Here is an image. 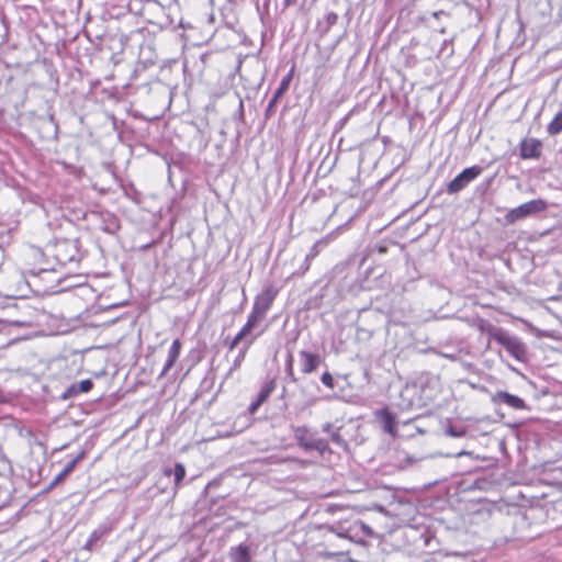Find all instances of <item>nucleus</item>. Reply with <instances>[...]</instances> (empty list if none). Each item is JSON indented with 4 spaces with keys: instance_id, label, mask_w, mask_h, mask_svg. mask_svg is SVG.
Instances as JSON below:
<instances>
[{
    "instance_id": "nucleus-9",
    "label": "nucleus",
    "mask_w": 562,
    "mask_h": 562,
    "mask_svg": "<svg viewBox=\"0 0 562 562\" xmlns=\"http://www.w3.org/2000/svg\"><path fill=\"white\" fill-rule=\"evenodd\" d=\"M493 402L498 404H505L508 407L515 409H524L526 407L525 401L522 398L504 391L497 392L493 396Z\"/></svg>"
},
{
    "instance_id": "nucleus-32",
    "label": "nucleus",
    "mask_w": 562,
    "mask_h": 562,
    "mask_svg": "<svg viewBox=\"0 0 562 562\" xmlns=\"http://www.w3.org/2000/svg\"><path fill=\"white\" fill-rule=\"evenodd\" d=\"M303 268H304V271L308 270L310 261H305V263L303 265Z\"/></svg>"
},
{
    "instance_id": "nucleus-3",
    "label": "nucleus",
    "mask_w": 562,
    "mask_h": 562,
    "mask_svg": "<svg viewBox=\"0 0 562 562\" xmlns=\"http://www.w3.org/2000/svg\"><path fill=\"white\" fill-rule=\"evenodd\" d=\"M546 209V201L541 199H535L509 210L508 213L505 215V220L507 224H514L526 217H530L540 212H543Z\"/></svg>"
},
{
    "instance_id": "nucleus-28",
    "label": "nucleus",
    "mask_w": 562,
    "mask_h": 562,
    "mask_svg": "<svg viewBox=\"0 0 562 562\" xmlns=\"http://www.w3.org/2000/svg\"><path fill=\"white\" fill-rule=\"evenodd\" d=\"M261 404L262 402H259V400L257 398L254 403L250 404L249 412L254 414Z\"/></svg>"
},
{
    "instance_id": "nucleus-4",
    "label": "nucleus",
    "mask_w": 562,
    "mask_h": 562,
    "mask_svg": "<svg viewBox=\"0 0 562 562\" xmlns=\"http://www.w3.org/2000/svg\"><path fill=\"white\" fill-rule=\"evenodd\" d=\"M492 338L504 346L506 350L517 360L522 361L526 357V346L515 336H510L507 331L495 328L491 333Z\"/></svg>"
},
{
    "instance_id": "nucleus-6",
    "label": "nucleus",
    "mask_w": 562,
    "mask_h": 562,
    "mask_svg": "<svg viewBox=\"0 0 562 562\" xmlns=\"http://www.w3.org/2000/svg\"><path fill=\"white\" fill-rule=\"evenodd\" d=\"M306 435H307V428L306 427H299L295 429V438L304 450L306 451H313L316 450L319 453H324L328 450V445L324 439L315 438L313 441H306Z\"/></svg>"
},
{
    "instance_id": "nucleus-25",
    "label": "nucleus",
    "mask_w": 562,
    "mask_h": 562,
    "mask_svg": "<svg viewBox=\"0 0 562 562\" xmlns=\"http://www.w3.org/2000/svg\"><path fill=\"white\" fill-rule=\"evenodd\" d=\"M330 439L334 443L338 445V446H344L346 447V442L345 440L342 439V437L339 435L338 431H334L330 434Z\"/></svg>"
},
{
    "instance_id": "nucleus-13",
    "label": "nucleus",
    "mask_w": 562,
    "mask_h": 562,
    "mask_svg": "<svg viewBox=\"0 0 562 562\" xmlns=\"http://www.w3.org/2000/svg\"><path fill=\"white\" fill-rule=\"evenodd\" d=\"M85 451H81L77 457L70 460L64 469L55 476L52 485H56L59 482L64 481L76 468V465L85 458Z\"/></svg>"
},
{
    "instance_id": "nucleus-1",
    "label": "nucleus",
    "mask_w": 562,
    "mask_h": 562,
    "mask_svg": "<svg viewBox=\"0 0 562 562\" xmlns=\"http://www.w3.org/2000/svg\"><path fill=\"white\" fill-rule=\"evenodd\" d=\"M276 296L277 290H274L272 286H268L255 297L252 310L248 316V319L232 340L229 345L231 349L236 348L244 338L250 335L257 324H259L265 318Z\"/></svg>"
},
{
    "instance_id": "nucleus-19",
    "label": "nucleus",
    "mask_w": 562,
    "mask_h": 562,
    "mask_svg": "<svg viewBox=\"0 0 562 562\" xmlns=\"http://www.w3.org/2000/svg\"><path fill=\"white\" fill-rule=\"evenodd\" d=\"M327 245V240L325 239H321V240H317L311 248L310 252L306 255L305 257V261H311L312 259H314L322 247H325Z\"/></svg>"
},
{
    "instance_id": "nucleus-12",
    "label": "nucleus",
    "mask_w": 562,
    "mask_h": 562,
    "mask_svg": "<svg viewBox=\"0 0 562 562\" xmlns=\"http://www.w3.org/2000/svg\"><path fill=\"white\" fill-rule=\"evenodd\" d=\"M229 558L232 562H252L250 548L245 543L232 547L229 550Z\"/></svg>"
},
{
    "instance_id": "nucleus-36",
    "label": "nucleus",
    "mask_w": 562,
    "mask_h": 562,
    "mask_svg": "<svg viewBox=\"0 0 562 562\" xmlns=\"http://www.w3.org/2000/svg\"><path fill=\"white\" fill-rule=\"evenodd\" d=\"M290 0H286V3L289 4Z\"/></svg>"
},
{
    "instance_id": "nucleus-31",
    "label": "nucleus",
    "mask_w": 562,
    "mask_h": 562,
    "mask_svg": "<svg viewBox=\"0 0 562 562\" xmlns=\"http://www.w3.org/2000/svg\"><path fill=\"white\" fill-rule=\"evenodd\" d=\"M316 437L310 435V432L307 431V435H306V441H313V439H315Z\"/></svg>"
},
{
    "instance_id": "nucleus-34",
    "label": "nucleus",
    "mask_w": 562,
    "mask_h": 562,
    "mask_svg": "<svg viewBox=\"0 0 562 562\" xmlns=\"http://www.w3.org/2000/svg\"><path fill=\"white\" fill-rule=\"evenodd\" d=\"M413 405H414L413 400H409V402H408L407 406H413Z\"/></svg>"
},
{
    "instance_id": "nucleus-17",
    "label": "nucleus",
    "mask_w": 562,
    "mask_h": 562,
    "mask_svg": "<svg viewBox=\"0 0 562 562\" xmlns=\"http://www.w3.org/2000/svg\"><path fill=\"white\" fill-rule=\"evenodd\" d=\"M549 135L554 136L562 132V110L559 111L547 126Z\"/></svg>"
},
{
    "instance_id": "nucleus-11",
    "label": "nucleus",
    "mask_w": 562,
    "mask_h": 562,
    "mask_svg": "<svg viewBox=\"0 0 562 562\" xmlns=\"http://www.w3.org/2000/svg\"><path fill=\"white\" fill-rule=\"evenodd\" d=\"M180 350H181V342L179 339H175L168 350L167 360H166L165 366L159 374L160 378L167 375L169 370L173 367L175 362L179 358Z\"/></svg>"
},
{
    "instance_id": "nucleus-27",
    "label": "nucleus",
    "mask_w": 562,
    "mask_h": 562,
    "mask_svg": "<svg viewBox=\"0 0 562 562\" xmlns=\"http://www.w3.org/2000/svg\"><path fill=\"white\" fill-rule=\"evenodd\" d=\"M279 98H277L276 94H273L272 99L269 101V104H268V108H267V112H271L273 110V108L276 106L277 102H278Z\"/></svg>"
},
{
    "instance_id": "nucleus-29",
    "label": "nucleus",
    "mask_w": 562,
    "mask_h": 562,
    "mask_svg": "<svg viewBox=\"0 0 562 562\" xmlns=\"http://www.w3.org/2000/svg\"><path fill=\"white\" fill-rule=\"evenodd\" d=\"M415 390H416L415 385H412V386L407 385V386L404 387V390L402 391L401 395L405 396L406 394L413 393Z\"/></svg>"
},
{
    "instance_id": "nucleus-30",
    "label": "nucleus",
    "mask_w": 562,
    "mask_h": 562,
    "mask_svg": "<svg viewBox=\"0 0 562 562\" xmlns=\"http://www.w3.org/2000/svg\"><path fill=\"white\" fill-rule=\"evenodd\" d=\"M330 428H331V425L330 424H326L324 426L323 430L326 431V432H329Z\"/></svg>"
},
{
    "instance_id": "nucleus-24",
    "label": "nucleus",
    "mask_w": 562,
    "mask_h": 562,
    "mask_svg": "<svg viewBox=\"0 0 562 562\" xmlns=\"http://www.w3.org/2000/svg\"><path fill=\"white\" fill-rule=\"evenodd\" d=\"M325 20H326L327 26L330 27L337 23L338 15L335 12H328L325 15Z\"/></svg>"
},
{
    "instance_id": "nucleus-10",
    "label": "nucleus",
    "mask_w": 562,
    "mask_h": 562,
    "mask_svg": "<svg viewBox=\"0 0 562 562\" xmlns=\"http://www.w3.org/2000/svg\"><path fill=\"white\" fill-rule=\"evenodd\" d=\"M111 527L108 525H100L98 528H95L89 536L87 542L83 546V549L87 551H93L98 542L108 533H110Z\"/></svg>"
},
{
    "instance_id": "nucleus-35",
    "label": "nucleus",
    "mask_w": 562,
    "mask_h": 562,
    "mask_svg": "<svg viewBox=\"0 0 562 562\" xmlns=\"http://www.w3.org/2000/svg\"><path fill=\"white\" fill-rule=\"evenodd\" d=\"M42 562H48L47 560H43Z\"/></svg>"
},
{
    "instance_id": "nucleus-20",
    "label": "nucleus",
    "mask_w": 562,
    "mask_h": 562,
    "mask_svg": "<svg viewBox=\"0 0 562 562\" xmlns=\"http://www.w3.org/2000/svg\"><path fill=\"white\" fill-rule=\"evenodd\" d=\"M291 79H292V75L289 74L281 80L278 89L274 91V94L277 95V98H280L288 90Z\"/></svg>"
},
{
    "instance_id": "nucleus-5",
    "label": "nucleus",
    "mask_w": 562,
    "mask_h": 562,
    "mask_svg": "<svg viewBox=\"0 0 562 562\" xmlns=\"http://www.w3.org/2000/svg\"><path fill=\"white\" fill-rule=\"evenodd\" d=\"M482 173L480 166H472L462 170L448 184L447 192L449 194L458 193L463 190L470 182L475 180Z\"/></svg>"
},
{
    "instance_id": "nucleus-21",
    "label": "nucleus",
    "mask_w": 562,
    "mask_h": 562,
    "mask_svg": "<svg viewBox=\"0 0 562 562\" xmlns=\"http://www.w3.org/2000/svg\"><path fill=\"white\" fill-rule=\"evenodd\" d=\"M261 333H262V331H259V333H258V334H256V335H252V334L250 333V335H249L248 337H246V338H244V339H243V340H245V341H246V344H245V349L240 352L239 357H238V358H237V360H236V363H239V362L244 359V356H245L246 350L250 347V345L255 341V339L261 335Z\"/></svg>"
},
{
    "instance_id": "nucleus-14",
    "label": "nucleus",
    "mask_w": 562,
    "mask_h": 562,
    "mask_svg": "<svg viewBox=\"0 0 562 562\" xmlns=\"http://www.w3.org/2000/svg\"><path fill=\"white\" fill-rule=\"evenodd\" d=\"M166 476H175V488H178L186 476V468L181 463H176L175 468H164L162 470Z\"/></svg>"
},
{
    "instance_id": "nucleus-37",
    "label": "nucleus",
    "mask_w": 562,
    "mask_h": 562,
    "mask_svg": "<svg viewBox=\"0 0 562 562\" xmlns=\"http://www.w3.org/2000/svg\"><path fill=\"white\" fill-rule=\"evenodd\" d=\"M561 153H562V148H561Z\"/></svg>"
},
{
    "instance_id": "nucleus-18",
    "label": "nucleus",
    "mask_w": 562,
    "mask_h": 562,
    "mask_svg": "<svg viewBox=\"0 0 562 562\" xmlns=\"http://www.w3.org/2000/svg\"><path fill=\"white\" fill-rule=\"evenodd\" d=\"M276 389V382L274 380H269L267 381L260 389V392L257 396V398L259 400V402H266L268 400V397L271 395V393L274 391Z\"/></svg>"
},
{
    "instance_id": "nucleus-7",
    "label": "nucleus",
    "mask_w": 562,
    "mask_h": 562,
    "mask_svg": "<svg viewBox=\"0 0 562 562\" xmlns=\"http://www.w3.org/2000/svg\"><path fill=\"white\" fill-rule=\"evenodd\" d=\"M301 370L304 374L314 372L322 362V358L317 353H312L305 350L299 352Z\"/></svg>"
},
{
    "instance_id": "nucleus-22",
    "label": "nucleus",
    "mask_w": 562,
    "mask_h": 562,
    "mask_svg": "<svg viewBox=\"0 0 562 562\" xmlns=\"http://www.w3.org/2000/svg\"><path fill=\"white\" fill-rule=\"evenodd\" d=\"M447 435L453 437V438H460L465 435V429L463 427H453L450 426L446 429Z\"/></svg>"
},
{
    "instance_id": "nucleus-16",
    "label": "nucleus",
    "mask_w": 562,
    "mask_h": 562,
    "mask_svg": "<svg viewBox=\"0 0 562 562\" xmlns=\"http://www.w3.org/2000/svg\"><path fill=\"white\" fill-rule=\"evenodd\" d=\"M380 416L383 422L384 431L392 436H395V418H394V416L386 409L381 411Z\"/></svg>"
},
{
    "instance_id": "nucleus-23",
    "label": "nucleus",
    "mask_w": 562,
    "mask_h": 562,
    "mask_svg": "<svg viewBox=\"0 0 562 562\" xmlns=\"http://www.w3.org/2000/svg\"><path fill=\"white\" fill-rule=\"evenodd\" d=\"M321 381L324 385H326L329 389L335 387L334 378L329 372L323 373Z\"/></svg>"
},
{
    "instance_id": "nucleus-8",
    "label": "nucleus",
    "mask_w": 562,
    "mask_h": 562,
    "mask_svg": "<svg viewBox=\"0 0 562 562\" xmlns=\"http://www.w3.org/2000/svg\"><path fill=\"white\" fill-rule=\"evenodd\" d=\"M541 143L536 138H526L520 143V157L522 159L539 158L541 155Z\"/></svg>"
},
{
    "instance_id": "nucleus-33",
    "label": "nucleus",
    "mask_w": 562,
    "mask_h": 562,
    "mask_svg": "<svg viewBox=\"0 0 562 562\" xmlns=\"http://www.w3.org/2000/svg\"><path fill=\"white\" fill-rule=\"evenodd\" d=\"M303 268H304V271L308 270L310 261H305V263L303 265Z\"/></svg>"
},
{
    "instance_id": "nucleus-26",
    "label": "nucleus",
    "mask_w": 562,
    "mask_h": 562,
    "mask_svg": "<svg viewBox=\"0 0 562 562\" xmlns=\"http://www.w3.org/2000/svg\"><path fill=\"white\" fill-rule=\"evenodd\" d=\"M285 369H286L288 374L290 376H292L293 375V356L291 353H289V356H288Z\"/></svg>"
},
{
    "instance_id": "nucleus-15",
    "label": "nucleus",
    "mask_w": 562,
    "mask_h": 562,
    "mask_svg": "<svg viewBox=\"0 0 562 562\" xmlns=\"http://www.w3.org/2000/svg\"><path fill=\"white\" fill-rule=\"evenodd\" d=\"M93 386V383L90 379L82 380L78 383H74L69 386L67 390V395L75 396L79 393H87L89 392Z\"/></svg>"
},
{
    "instance_id": "nucleus-2",
    "label": "nucleus",
    "mask_w": 562,
    "mask_h": 562,
    "mask_svg": "<svg viewBox=\"0 0 562 562\" xmlns=\"http://www.w3.org/2000/svg\"><path fill=\"white\" fill-rule=\"evenodd\" d=\"M329 531L337 535L339 538L348 539L355 543H364L363 537H372L373 530L370 526L360 520H356L348 527L338 524L329 527Z\"/></svg>"
}]
</instances>
